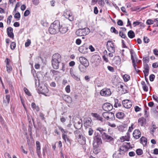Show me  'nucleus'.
I'll use <instances>...</instances> for the list:
<instances>
[{"label":"nucleus","instance_id":"nucleus-52","mask_svg":"<svg viewBox=\"0 0 158 158\" xmlns=\"http://www.w3.org/2000/svg\"><path fill=\"white\" fill-rule=\"evenodd\" d=\"M31 43V41L30 40L28 39L27 40V42L25 43V46L26 47H28Z\"/></svg>","mask_w":158,"mask_h":158},{"label":"nucleus","instance_id":"nucleus-35","mask_svg":"<svg viewBox=\"0 0 158 158\" xmlns=\"http://www.w3.org/2000/svg\"><path fill=\"white\" fill-rule=\"evenodd\" d=\"M141 84L142 85V88L143 90L145 91H147L148 90V88L145 82L144 81H142Z\"/></svg>","mask_w":158,"mask_h":158},{"label":"nucleus","instance_id":"nucleus-41","mask_svg":"<svg viewBox=\"0 0 158 158\" xmlns=\"http://www.w3.org/2000/svg\"><path fill=\"white\" fill-rule=\"evenodd\" d=\"M110 119L111 120H114L115 117L114 114L112 112H109L108 114V119Z\"/></svg>","mask_w":158,"mask_h":158},{"label":"nucleus","instance_id":"nucleus-6","mask_svg":"<svg viewBox=\"0 0 158 158\" xmlns=\"http://www.w3.org/2000/svg\"><path fill=\"white\" fill-rule=\"evenodd\" d=\"M107 48L109 51L114 53L115 52L114 43L111 41H108L106 44Z\"/></svg>","mask_w":158,"mask_h":158},{"label":"nucleus","instance_id":"nucleus-19","mask_svg":"<svg viewBox=\"0 0 158 158\" xmlns=\"http://www.w3.org/2000/svg\"><path fill=\"white\" fill-rule=\"evenodd\" d=\"M101 139H94L93 145L94 147L98 146L99 145L102 143Z\"/></svg>","mask_w":158,"mask_h":158},{"label":"nucleus","instance_id":"nucleus-46","mask_svg":"<svg viewBox=\"0 0 158 158\" xmlns=\"http://www.w3.org/2000/svg\"><path fill=\"white\" fill-rule=\"evenodd\" d=\"M109 113V111H106V112H103L102 114L103 116L107 119H108Z\"/></svg>","mask_w":158,"mask_h":158},{"label":"nucleus","instance_id":"nucleus-14","mask_svg":"<svg viewBox=\"0 0 158 158\" xmlns=\"http://www.w3.org/2000/svg\"><path fill=\"white\" fill-rule=\"evenodd\" d=\"M69 73L71 76L76 81H79L80 80V78L77 76L73 68L70 69Z\"/></svg>","mask_w":158,"mask_h":158},{"label":"nucleus","instance_id":"nucleus-24","mask_svg":"<svg viewBox=\"0 0 158 158\" xmlns=\"http://www.w3.org/2000/svg\"><path fill=\"white\" fill-rule=\"evenodd\" d=\"M36 150L37 154L38 156H40V144L39 142L37 141L36 142Z\"/></svg>","mask_w":158,"mask_h":158},{"label":"nucleus","instance_id":"nucleus-10","mask_svg":"<svg viewBox=\"0 0 158 158\" xmlns=\"http://www.w3.org/2000/svg\"><path fill=\"white\" fill-rule=\"evenodd\" d=\"M113 106L109 103H106L103 104L102 108L103 110L106 111H109L113 108Z\"/></svg>","mask_w":158,"mask_h":158},{"label":"nucleus","instance_id":"nucleus-45","mask_svg":"<svg viewBox=\"0 0 158 158\" xmlns=\"http://www.w3.org/2000/svg\"><path fill=\"white\" fill-rule=\"evenodd\" d=\"M136 153L138 155H141L143 153V151L141 149H138L136 150Z\"/></svg>","mask_w":158,"mask_h":158},{"label":"nucleus","instance_id":"nucleus-21","mask_svg":"<svg viewBox=\"0 0 158 158\" xmlns=\"http://www.w3.org/2000/svg\"><path fill=\"white\" fill-rule=\"evenodd\" d=\"M86 46H87V45L84 44L82 46L80 47L79 48L80 52L84 53L87 52L88 48L87 47H86Z\"/></svg>","mask_w":158,"mask_h":158},{"label":"nucleus","instance_id":"nucleus-12","mask_svg":"<svg viewBox=\"0 0 158 158\" xmlns=\"http://www.w3.org/2000/svg\"><path fill=\"white\" fill-rule=\"evenodd\" d=\"M79 60L81 63L80 64L89 65V63L88 60L84 57H80L79 58Z\"/></svg>","mask_w":158,"mask_h":158},{"label":"nucleus","instance_id":"nucleus-42","mask_svg":"<svg viewBox=\"0 0 158 158\" xmlns=\"http://www.w3.org/2000/svg\"><path fill=\"white\" fill-rule=\"evenodd\" d=\"M123 77L125 82L128 81L130 79V77L129 75L126 74L124 75L123 76Z\"/></svg>","mask_w":158,"mask_h":158},{"label":"nucleus","instance_id":"nucleus-55","mask_svg":"<svg viewBox=\"0 0 158 158\" xmlns=\"http://www.w3.org/2000/svg\"><path fill=\"white\" fill-rule=\"evenodd\" d=\"M20 17V15L19 12L16 13L14 15V18L15 19H19Z\"/></svg>","mask_w":158,"mask_h":158},{"label":"nucleus","instance_id":"nucleus-36","mask_svg":"<svg viewBox=\"0 0 158 158\" xmlns=\"http://www.w3.org/2000/svg\"><path fill=\"white\" fill-rule=\"evenodd\" d=\"M124 115V114L122 112H118L116 114V117L119 119L123 118Z\"/></svg>","mask_w":158,"mask_h":158},{"label":"nucleus","instance_id":"nucleus-49","mask_svg":"<svg viewBox=\"0 0 158 158\" xmlns=\"http://www.w3.org/2000/svg\"><path fill=\"white\" fill-rule=\"evenodd\" d=\"M110 31L111 32L114 33L115 34H118V31L114 27H112L111 28Z\"/></svg>","mask_w":158,"mask_h":158},{"label":"nucleus","instance_id":"nucleus-44","mask_svg":"<svg viewBox=\"0 0 158 158\" xmlns=\"http://www.w3.org/2000/svg\"><path fill=\"white\" fill-rule=\"evenodd\" d=\"M156 129V125L154 124H153V123H152V127L150 129V131L152 133L154 132Z\"/></svg>","mask_w":158,"mask_h":158},{"label":"nucleus","instance_id":"nucleus-15","mask_svg":"<svg viewBox=\"0 0 158 158\" xmlns=\"http://www.w3.org/2000/svg\"><path fill=\"white\" fill-rule=\"evenodd\" d=\"M97 131H98L99 133L102 134V138H112L110 136L106 135V133L103 132L104 130L101 127H98L96 129Z\"/></svg>","mask_w":158,"mask_h":158},{"label":"nucleus","instance_id":"nucleus-37","mask_svg":"<svg viewBox=\"0 0 158 158\" xmlns=\"http://www.w3.org/2000/svg\"><path fill=\"white\" fill-rule=\"evenodd\" d=\"M114 106L115 107H120L121 106L120 103L118 102V100L117 99H114Z\"/></svg>","mask_w":158,"mask_h":158},{"label":"nucleus","instance_id":"nucleus-3","mask_svg":"<svg viewBox=\"0 0 158 158\" xmlns=\"http://www.w3.org/2000/svg\"><path fill=\"white\" fill-rule=\"evenodd\" d=\"M131 148L130 143L124 142L118 150V151L119 152L118 154L123 155L130 148Z\"/></svg>","mask_w":158,"mask_h":158},{"label":"nucleus","instance_id":"nucleus-17","mask_svg":"<svg viewBox=\"0 0 158 158\" xmlns=\"http://www.w3.org/2000/svg\"><path fill=\"white\" fill-rule=\"evenodd\" d=\"M13 31V28L11 27H9L7 28V31L8 36L10 38L13 39L14 35Z\"/></svg>","mask_w":158,"mask_h":158},{"label":"nucleus","instance_id":"nucleus-64","mask_svg":"<svg viewBox=\"0 0 158 158\" xmlns=\"http://www.w3.org/2000/svg\"><path fill=\"white\" fill-rule=\"evenodd\" d=\"M4 155L6 158H11V156L8 153H5Z\"/></svg>","mask_w":158,"mask_h":158},{"label":"nucleus","instance_id":"nucleus-33","mask_svg":"<svg viewBox=\"0 0 158 158\" xmlns=\"http://www.w3.org/2000/svg\"><path fill=\"white\" fill-rule=\"evenodd\" d=\"M127 35L128 37L131 39L133 38L135 36V33L132 30L129 31L128 32Z\"/></svg>","mask_w":158,"mask_h":158},{"label":"nucleus","instance_id":"nucleus-30","mask_svg":"<svg viewBox=\"0 0 158 158\" xmlns=\"http://www.w3.org/2000/svg\"><path fill=\"white\" fill-rule=\"evenodd\" d=\"M10 101V96L9 95H6L5 99H4L3 103L6 105L9 104Z\"/></svg>","mask_w":158,"mask_h":158},{"label":"nucleus","instance_id":"nucleus-53","mask_svg":"<svg viewBox=\"0 0 158 158\" xmlns=\"http://www.w3.org/2000/svg\"><path fill=\"white\" fill-rule=\"evenodd\" d=\"M16 45L15 42H12L10 44V48L11 49L13 50L15 48Z\"/></svg>","mask_w":158,"mask_h":158},{"label":"nucleus","instance_id":"nucleus-40","mask_svg":"<svg viewBox=\"0 0 158 158\" xmlns=\"http://www.w3.org/2000/svg\"><path fill=\"white\" fill-rule=\"evenodd\" d=\"M93 149V152L95 154H97L100 151V149L98 147V146L95 147H94Z\"/></svg>","mask_w":158,"mask_h":158},{"label":"nucleus","instance_id":"nucleus-23","mask_svg":"<svg viewBox=\"0 0 158 158\" xmlns=\"http://www.w3.org/2000/svg\"><path fill=\"white\" fill-rule=\"evenodd\" d=\"M134 137L135 138H139L141 135L140 131L138 130H135L133 133Z\"/></svg>","mask_w":158,"mask_h":158},{"label":"nucleus","instance_id":"nucleus-4","mask_svg":"<svg viewBox=\"0 0 158 158\" xmlns=\"http://www.w3.org/2000/svg\"><path fill=\"white\" fill-rule=\"evenodd\" d=\"M130 52L131 54V59L132 60L133 66L136 72L138 73L139 70L136 68V64L138 63V59L136 57V54L134 50L131 49L130 50Z\"/></svg>","mask_w":158,"mask_h":158},{"label":"nucleus","instance_id":"nucleus-26","mask_svg":"<svg viewBox=\"0 0 158 158\" xmlns=\"http://www.w3.org/2000/svg\"><path fill=\"white\" fill-rule=\"evenodd\" d=\"M146 119L143 117H141L138 119V123L141 126L146 124Z\"/></svg>","mask_w":158,"mask_h":158},{"label":"nucleus","instance_id":"nucleus-22","mask_svg":"<svg viewBox=\"0 0 158 158\" xmlns=\"http://www.w3.org/2000/svg\"><path fill=\"white\" fill-rule=\"evenodd\" d=\"M60 30L59 31L62 34L65 33L68 30V28L64 25H61L60 27Z\"/></svg>","mask_w":158,"mask_h":158},{"label":"nucleus","instance_id":"nucleus-39","mask_svg":"<svg viewBox=\"0 0 158 158\" xmlns=\"http://www.w3.org/2000/svg\"><path fill=\"white\" fill-rule=\"evenodd\" d=\"M32 108L34 110H35L36 111H38L40 110V108L38 106H36L35 103H32L31 104Z\"/></svg>","mask_w":158,"mask_h":158},{"label":"nucleus","instance_id":"nucleus-38","mask_svg":"<svg viewBox=\"0 0 158 158\" xmlns=\"http://www.w3.org/2000/svg\"><path fill=\"white\" fill-rule=\"evenodd\" d=\"M76 137L77 138H81L82 137V135L78 131H76L74 132Z\"/></svg>","mask_w":158,"mask_h":158},{"label":"nucleus","instance_id":"nucleus-16","mask_svg":"<svg viewBox=\"0 0 158 158\" xmlns=\"http://www.w3.org/2000/svg\"><path fill=\"white\" fill-rule=\"evenodd\" d=\"M52 27H53L55 28L56 30L58 31L60 30V22L58 20H56L54 21L51 24Z\"/></svg>","mask_w":158,"mask_h":158},{"label":"nucleus","instance_id":"nucleus-62","mask_svg":"<svg viewBox=\"0 0 158 158\" xmlns=\"http://www.w3.org/2000/svg\"><path fill=\"white\" fill-rule=\"evenodd\" d=\"M140 23V22L136 21L133 23V25L134 27H135L136 26L139 25Z\"/></svg>","mask_w":158,"mask_h":158},{"label":"nucleus","instance_id":"nucleus-57","mask_svg":"<svg viewBox=\"0 0 158 158\" xmlns=\"http://www.w3.org/2000/svg\"><path fill=\"white\" fill-rule=\"evenodd\" d=\"M155 76L154 74H152L149 76V79L150 81H154Z\"/></svg>","mask_w":158,"mask_h":158},{"label":"nucleus","instance_id":"nucleus-60","mask_svg":"<svg viewBox=\"0 0 158 158\" xmlns=\"http://www.w3.org/2000/svg\"><path fill=\"white\" fill-rule=\"evenodd\" d=\"M57 127L58 129L61 131L62 132V133L66 131L64 129L61 127L58 126Z\"/></svg>","mask_w":158,"mask_h":158},{"label":"nucleus","instance_id":"nucleus-27","mask_svg":"<svg viewBox=\"0 0 158 158\" xmlns=\"http://www.w3.org/2000/svg\"><path fill=\"white\" fill-rule=\"evenodd\" d=\"M82 121H78L77 123H75L74 124L75 127L77 129H80L82 126Z\"/></svg>","mask_w":158,"mask_h":158},{"label":"nucleus","instance_id":"nucleus-58","mask_svg":"<svg viewBox=\"0 0 158 158\" xmlns=\"http://www.w3.org/2000/svg\"><path fill=\"white\" fill-rule=\"evenodd\" d=\"M65 90L67 93H69L70 91V85H67L65 87Z\"/></svg>","mask_w":158,"mask_h":158},{"label":"nucleus","instance_id":"nucleus-13","mask_svg":"<svg viewBox=\"0 0 158 158\" xmlns=\"http://www.w3.org/2000/svg\"><path fill=\"white\" fill-rule=\"evenodd\" d=\"M120 88L122 94H125L128 92V88L123 83L120 84L119 87Z\"/></svg>","mask_w":158,"mask_h":158},{"label":"nucleus","instance_id":"nucleus-56","mask_svg":"<svg viewBox=\"0 0 158 158\" xmlns=\"http://www.w3.org/2000/svg\"><path fill=\"white\" fill-rule=\"evenodd\" d=\"M119 35L122 38H125L126 37L125 35L121 31H119Z\"/></svg>","mask_w":158,"mask_h":158},{"label":"nucleus","instance_id":"nucleus-9","mask_svg":"<svg viewBox=\"0 0 158 158\" xmlns=\"http://www.w3.org/2000/svg\"><path fill=\"white\" fill-rule=\"evenodd\" d=\"M111 94V92L110 89L104 88L102 89L100 92V94L104 96H110Z\"/></svg>","mask_w":158,"mask_h":158},{"label":"nucleus","instance_id":"nucleus-50","mask_svg":"<svg viewBox=\"0 0 158 158\" xmlns=\"http://www.w3.org/2000/svg\"><path fill=\"white\" fill-rule=\"evenodd\" d=\"M98 4L101 6H103L105 4V2L103 0H98Z\"/></svg>","mask_w":158,"mask_h":158},{"label":"nucleus","instance_id":"nucleus-1","mask_svg":"<svg viewBox=\"0 0 158 158\" xmlns=\"http://www.w3.org/2000/svg\"><path fill=\"white\" fill-rule=\"evenodd\" d=\"M52 67L55 69H57L59 68V64L61 61V56L58 53H55L52 56Z\"/></svg>","mask_w":158,"mask_h":158},{"label":"nucleus","instance_id":"nucleus-54","mask_svg":"<svg viewBox=\"0 0 158 158\" xmlns=\"http://www.w3.org/2000/svg\"><path fill=\"white\" fill-rule=\"evenodd\" d=\"M6 67L7 72L10 73L12 70V67L10 65L6 66Z\"/></svg>","mask_w":158,"mask_h":158},{"label":"nucleus","instance_id":"nucleus-63","mask_svg":"<svg viewBox=\"0 0 158 158\" xmlns=\"http://www.w3.org/2000/svg\"><path fill=\"white\" fill-rule=\"evenodd\" d=\"M141 110V108H139L138 106H136L135 107V111L136 112H137Z\"/></svg>","mask_w":158,"mask_h":158},{"label":"nucleus","instance_id":"nucleus-18","mask_svg":"<svg viewBox=\"0 0 158 158\" xmlns=\"http://www.w3.org/2000/svg\"><path fill=\"white\" fill-rule=\"evenodd\" d=\"M88 65L79 64L78 66V68L79 71L82 73H85L86 70V68L89 66Z\"/></svg>","mask_w":158,"mask_h":158},{"label":"nucleus","instance_id":"nucleus-2","mask_svg":"<svg viewBox=\"0 0 158 158\" xmlns=\"http://www.w3.org/2000/svg\"><path fill=\"white\" fill-rule=\"evenodd\" d=\"M52 67L55 69H57L59 68V64L61 61V56L58 53H55L52 56Z\"/></svg>","mask_w":158,"mask_h":158},{"label":"nucleus","instance_id":"nucleus-32","mask_svg":"<svg viewBox=\"0 0 158 158\" xmlns=\"http://www.w3.org/2000/svg\"><path fill=\"white\" fill-rule=\"evenodd\" d=\"M92 116L96 118L97 119L101 121H102L103 118L99 115L97 113H92Z\"/></svg>","mask_w":158,"mask_h":158},{"label":"nucleus","instance_id":"nucleus-7","mask_svg":"<svg viewBox=\"0 0 158 158\" xmlns=\"http://www.w3.org/2000/svg\"><path fill=\"white\" fill-rule=\"evenodd\" d=\"M101 57L98 55H94L92 56L91 61L92 63L96 65H98L100 63Z\"/></svg>","mask_w":158,"mask_h":158},{"label":"nucleus","instance_id":"nucleus-61","mask_svg":"<svg viewBox=\"0 0 158 158\" xmlns=\"http://www.w3.org/2000/svg\"><path fill=\"white\" fill-rule=\"evenodd\" d=\"M30 14V12L28 10H26L24 12V16H27Z\"/></svg>","mask_w":158,"mask_h":158},{"label":"nucleus","instance_id":"nucleus-5","mask_svg":"<svg viewBox=\"0 0 158 158\" xmlns=\"http://www.w3.org/2000/svg\"><path fill=\"white\" fill-rule=\"evenodd\" d=\"M89 30L88 28L79 29L76 31V34L78 36H84L89 33Z\"/></svg>","mask_w":158,"mask_h":158},{"label":"nucleus","instance_id":"nucleus-34","mask_svg":"<svg viewBox=\"0 0 158 158\" xmlns=\"http://www.w3.org/2000/svg\"><path fill=\"white\" fill-rule=\"evenodd\" d=\"M27 142L29 148L30 150L31 148L33 143H34L33 140L32 139H28Z\"/></svg>","mask_w":158,"mask_h":158},{"label":"nucleus","instance_id":"nucleus-8","mask_svg":"<svg viewBox=\"0 0 158 158\" xmlns=\"http://www.w3.org/2000/svg\"><path fill=\"white\" fill-rule=\"evenodd\" d=\"M63 15L65 18L68 19L70 21H72L73 19V16L72 14L69 10H66L65 11Z\"/></svg>","mask_w":158,"mask_h":158},{"label":"nucleus","instance_id":"nucleus-47","mask_svg":"<svg viewBox=\"0 0 158 158\" xmlns=\"http://www.w3.org/2000/svg\"><path fill=\"white\" fill-rule=\"evenodd\" d=\"M78 142L81 145H84L85 143V139H79Z\"/></svg>","mask_w":158,"mask_h":158},{"label":"nucleus","instance_id":"nucleus-25","mask_svg":"<svg viewBox=\"0 0 158 158\" xmlns=\"http://www.w3.org/2000/svg\"><path fill=\"white\" fill-rule=\"evenodd\" d=\"M39 89L42 93L44 94L48 92V90L46 86L44 85L42 87V86H39Z\"/></svg>","mask_w":158,"mask_h":158},{"label":"nucleus","instance_id":"nucleus-51","mask_svg":"<svg viewBox=\"0 0 158 158\" xmlns=\"http://www.w3.org/2000/svg\"><path fill=\"white\" fill-rule=\"evenodd\" d=\"M23 90L26 94L29 96H31V94L26 88L24 87L23 89Z\"/></svg>","mask_w":158,"mask_h":158},{"label":"nucleus","instance_id":"nucleus-29","mask_svg":"<svg viewBox=\"0 0 158 158\" xmlns=\"http://www.w3.org/2000/svg\"><path fill=\"white\" fill-rule=\"evenodd\" d=\"M63 99L68 103H71L72 102L71 97L68 95H64L63 97Z\"/></svg>","mask_w":158,"mask_h":158},{"label":"nucleus","instance_id":"nucleus-28","mask_svg":"<svg viewBox=\"0 0 158 158\" xmlns=\"http://www.w3.org/2000/svg\"><path fill=\"white\" fill-rule=\"evenodd\" d=\"M55 28L53 27H52V25H51L50 27L49 28V31L50 34H54L56 33L58 31Z\"/></svg>","mask_w":158,"mask_h":158},{"label":"nucleus","instance_id":"nucleus-48","mask_svg":"<svg viewBox=\"0 0 158 158\" xmlns=\"http://www.w3.org/2000/svg\"><path fill=\"white\" fill-rule=\"evenodd\" d=\"M67 134L68 131H67L62 133V138H68Z\"/></svg>","mask_w":158,"mask_h":158},{"label":"nucleus","instance_id":"nucleus-59","mask_svg":"<svg viewBox=\"0 0 158 158\" xmlns=\"http://www.w3.org/2000/svg\"><path fill=\"white\" fill-rule=\"evenodd\" d=\"M154 23V21H153L151 19H148L147 22L146 23L148 25H151Z\"/></svg>","mask_w":158,"mask_h":158},{"label":"nucleus","instance_id":"nucleus-31","mask_svg":"<svg viewBox=\"0 0 158 158\" xmlns=\"http://www.w3.org/2000/svg\"><path fill=\"white\" fill-rule=\"evenodd\" d=\"M114 59L115 60L114 63L117 65H119L120 64L121 62V59L119 56H115Z\"/></svg>","mask_w":158,"mask_h":158},{"label":"nucleus","instance_id":"nucleus-11","mask_svg":"<svg viewBox=\"0 0 158 158\" xmlns=\"http://www.w3.org/2000/svg\"><path fill=\"white\" fill-rule=\"evenodd\" d=\"M122 104L124 107L127 109L130 108L132 105V102L128 100H125L123 101Z\"/></svg>","mask_w":158,"mask_h":158},{"label":"nucleus","instance_id":"nucleus-20","mask_svg":"<svg viewBox=\"0 0 158 158\" xmlns=\"http://www.w3.org/2000/svg\"><path fill=\"white\" fill-rule=\"evenodd\" d=\"M92 120L90 119L87 118L85 119V121L84 123V126L86 128H89L92 125Z\"/></svg>","mask_w":158,"mask_h":158},{"label":"nucleus","instance_id":"nucleus-43","mask_svg":"<svg viewBox=\"0 0 158 158\" xmlns=\"http://www.w3.org/2000/svg\"><path fill=\"white\" fill-rule=\"evenodd\" d=\"M140 143L143 146L146 145L147 142V139H140Z\"/></svg>","mask_w":158,"mask_h":158}]
</instances>
